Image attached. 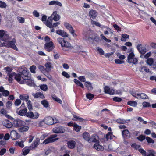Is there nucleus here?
<instances>
[{
	"label": "nucleus",
	"mask_w": 156,
	"mask_h": 156,
	"mask_svg": "<svg viewBox=\"0 0 156 156\" xmlns=\"http://www.w3.org/2000/svg\"><path fill=\"white\" fill-rule=\"evenodd\" d=\"M19 71L20 73L16 74L14 78L20 83H25V80L30 79V74L28 70L21 68H19Z\"/></svg>",
	"instance_id": "obj_1"
},
{
	"label": "nucleus",
	"mask_w": 156,
	"mask_h": 156,
	"mask_svg": "<svg viewBox=\"0 0 156 156\" xmlns=\"http://www.w3.org/2000/svg\"><path fill=\"white\" fill-rule=\"evenodd\" d=\"M153 139L150 137H137V139L140 141H144L146 140L149 143H154L156 140V137H154Z\"/></svg>",
	"instance_id": "obj_2"
},
{
	"label": "nucleus",
	"mask_w": 156,
	"mask_h": 156,
	"mask_svg": "<svg viewBox=\"0 0 156 156\" xmlns=\"http://www.w3.org/2000/svg\"><path fill=\"white\" fill-rule=\"evenodd\" d=\"M134 55L133 52L130 53L128 56V62L129 63H133L136 64L137 62V58H134Z\"/></svg>",
	"instance_id": "obj_3"
},
{
	"label": "nucleus",
	"mask_w": 156,
	"mask_h": 156,
	"mask_svg": "<svg viewBox=\"0 0 156 156\" xmlns=\"http://www.w3.org/2000/svg\"><path fill=\"white\" fill-rule=\"evenodd\" d=\"M92 34V32L91 30H89L88 31V33L86 35V40H88L89 41H90L91 40H94L95 41L98 42L99 40V37L96 36L93 37L91 35Z\"/></svg>",
	"instance_id": "obj_4"
},
{
	"label": "nucleus",
	"mask_w": 156,
	"mask_h": 156,
	"mask_svg": "<svg viewBox=\"0 0 156 156\" xmlns=\"http://www.w3.org/2000/svg\"><path fill=\"white\" fill-rule=\"evenodd\" d=\"M9 37L6 31L3 30H0V40L5 41L8 40Z\"/></svg>",
	"instance_id": "obj_5"
},
{
	"label": "nucleus",
	"mask_w": 156,
	"mask_h": 156,
	"mask_svg": "<svg viewBox=\"0 0 156 156\" xmlns=\"http://www.w3.org/2000/svg\"><path fill=\"white\" fill-rule=\"evenodd\" d=\"M44 45L45 49L49 52L52 51L54 48L53 43L52 41L46 43Z\"/></svg>",
	"instance_id": "obj_6"
},
{
	"label": "nucleus",
	"mask_w": 156,
	"mask_h": 156,
	"mask_svg": "<svg viewBox=\"0 0 156 156\" xmlns=\"http://www.w3.org/2000/svg\"><path fill=\"white\" fill-rule=\"evenodd\" d=\"M64 25L66 28L69 30L73 36H76V35L74 33V30H73L72 26L70 24L67 22H65Z\"/></svg>",
	"instance_id": "obj_7"
},
{
	"label": "nucleus",
	"mask_w": 156,
	"mask_h": 156,
	"mask_svg": "<svg viewBox=\"0 0 156 156\" xmlns=\"http://www.w3.org/2000/svg\"><path fill=\"white\" fill-rule=\"evenodd\" d=\"M62 49L65 51H67L73 48L71 44L67 41H64L62 45Z\"/></svg>",
	"instance_id": "obj_8"
},
{
	"label": "nucleus",
	"mask_w": 156,
	"mask_h": 156,
	"mask_svg": "<svg viewBox=\"0 0 156 156\" xmlns=\"http://www.w3.org/2000/svg\"><path fill=\"white\" fill-rule=\"evenodd\" d=\"M60 16L57 14V12L56 11L54 12L51 16L48 17V19L50 20H53L55 21H58L60 20Z\"/></svg>",
	"instance_id": "obj_9"
},
{
	"label": "nucleus",
	"mask_w": 156,
	"mask_h": 156,
	"mask_svg": "<svg viewBox=\"0 0 156 156\" xmlns=\"http://www.w3.org/2000/svg\"><path fill=\"white\" fill-rule=\"evenodd\" d=\"M26 115L27 117L35 119L38 117L39 115L37 112H36L34 114L33 112L30 111L27 112H26Z\"/></svg>",
	"instance_id": "obj_10"
},
{
	"label": "nucleus",
	"mask_w": 156,
	"mask_h": 156,
	"mask_svg": "<svg viewBox=\"0 0 156 156\" xmlns=\"http://www.w3.org/2000/svg\"><path fill=\"white\" fill-rule=\"evenodd\" d=\"M25 122L22 120L17 119L14 120L13 122V125L16 127H18L24 125Z\"/></svg>",
	"instance_id": "obj_11"
},
{
	"label": "nucleus",
	"mask_w": 156,
	"mask_h": 156,
	"mask_svg": "<svg viewBox=\"0 0 156 156\" xmlns=\"http://www.w3.org/2000/svg\"><path fill=\"white\" fill-rule=\"evenodd\" d=\"M44 121L46 124L48 125H51L57 122L56 121L54 122V119L51 117H46L44 119Z\"/></svg>",
	"instance_id": "obj_12"
},
{
	"label": "nucleus",
	"mask_w": 156,
	"mask_h": 156,
	"mask_svg": "<svg viewBox=\"0 0 156 156\" xmlns=\"http://www.w3.org/2000/svg\"><path fill=\"white\" fill-rule=\"evenodd\" d=\"M53 132L55 133H62L65 132V129L61 126L55 127L53 129Z\"/></svg>",
	"instance_id": "obj_13"
},
{
	"label": "nucleus",
	"mask_w": 156,
	"mask_h": 156,
	"mask_svg": "<svg viewBox=\"0 0 156 156\" xmlns=\"http://www.w3.org/2000/svg\"><path fill=\"white\" fill-rule=\"evenodd\" d=\"M137 48L139 52L142 54H144L146 51V48L144 46H142L141 44L138 45Z\"/></svg>",
	"instance_id": "obj_14"
},
{
	"label": "nucleus",
	"mask_w": 156,
	"mask_h": 156,
	"mask_svg": "<svg viewBox=\"0 0 156 156\" xmlns=\"http://www.w3.org/2000/svg\"><path fill=\"white\" fill-rule=\"evenodd\" d=\"M84 139L89 142H94L97 143L99 142L98 140V137L97 138L94 137H83Z\"/></svg>",
	"instance_id": "obj_15"
},
{
	"label": "nucleus",
	"mask_w": 156,
	"mask_h": 156,
	"mask_svg": "<svg viewBox=\"0 0 156 156\" xmlns=\"http://www.w3.org/2000/svg\"><path fill=\"white\" fill-rule=\"evenodd\" d=\"M16 43V40L14 39H12L11 41H9L8 43V46L12 48L13 49L17 51L18 49L17 47L15 45V43Z\"/></svg>",
	"instance_id": "obj_16"
},
{
	"label": "nucleus",
	"mask_w": 156,
	"mask_h": 156,
	"mask_svg": "<svg viewBox=\"0 0 156 156\" xmlns=\"http://www.w3.org/2000/svg\"><path fill=\"white\" fill-rule=\"evenodd\" d=\"M32 95L35 98H40L43 99L45 98V97L44 96L43 94L40 92H38L36 93H32Z\"/></svg>",
	"instance_id": "obj_17"
},
{
	"label": "nucleus",
	"mask_w": 156,
	"mask_h": 156,
	"mask_svg": "<svg viewBox=\"0 0 156 156\" xmlns=\"http://www.w3.org/2000/svg\"><path fill=\"white\" fill-rule=\"evenodd\" d=\"M55 137H49L43 142L44 143L46 144L49 143L54 142L58 140V138H55Z\"/></svg>",
	"instance_id": "obj_18"
},
{
	"label": "nucleus",
	"mask_w": 156,
	"mask_h": 156,
	"mask_svg": "<svg viewBox=\"0 0 156 156\" xmlns=\"http://www.w3.org/2000/svg\"><path fill=\"white\" fill-rule=\"evenodd\" d=\"M104 91L105 93L112 95L114 94V90L108 86H105L104 88Z\"/></svg>",
	"instance_id": "obj_19"
},
{
	"label": "nucleus",
	"mask_w": 156,
	"mask_h": 156,
	"mask_svg": "<svg viewBox=\"0 0 156 156\" xmlns=\"http://www.w3.org/2000/svg\"><path fill=\"white\" fill-rule=\"evenodd\" d=\"M97 13L95 10H91L89 12L90 17L93 19H94L97 15Z\"/></svg>",
	"instance_id": "obj_20"
},
{
	"label": "nucleus",
	"mask_w": 156,
	"mask_h": 156,
	"mask_svg": "<svg viewBox=\"0 0 156 156\" xmlns=\"http://www.w3.org/2000/svg\"><path fill=\"white\" fill-rule=\"evenodd\" d=\"M56 33L62 36L63 37H66L68 35L64 30H58L56 31Z\"/></svg>",
	"instance_id": "obj_21"
},
{
	"label": "nucleus",
	"mask_w": 156,
	"mask_h": 156,
	"mask_svg": "<svg viewBox=\"0 0 156 156\" xmlns=\"http://www.w3.org/2000/svg\"><path fill=\"white\" fill-rule=\"evenodd\" d=\"M45 71L46 72H49L51 71V68H52V64L50 62H48L45 64Z\"/></svg>",
	"instance_id": "obj_22"
},
{
	"label": "nucleus",
	"mask_w": 156,
	"mask_h": 156,
	"mask_svg": "<svg viewBox=\"0 0 156 156\" xmlns=\"http://www.w3.org/2000/svg\"><path fill=\"white\" fill-rule=\"evenodd\" d=\"M9 137H0V145H5V140L9 139Z\"/></svg>",
	"instance_id": "obj_23"
},
{
	"label": "nucleus",
	"mask_w": 156,
	"mask_h": 156,
	"mask_svg": "<svg viewBox=\"0 0 156 156\" xmlns=\"http://www.w3.org/2000/svg\"><path fill=\"white\" fill-rule=\"evenodd\" d=\"M137 99H145L147 98V96L144 93H140L138 94Z\"/></svg>",
	"instance_id": "obj_24"
},
{
	"label": "nucleus",
	"mask_w": 156,
	"mask_h": 156,
	"mask_svg": "<svg viewBox=\"0 0 156 156\" xmlns=\"http://www.w3.org/2000/svg\"><path fill=\"white\" fill-rule=\"evenodd\" d=\"M58 5L60 7L62 6V5L61 3L57 1H52L49 2V5Z\"/></svg>",
	"instance_id": "obj_25"
},
{
	"label": "nucleus",
	"mask_w": 156,
	"mask_h": 156,
	"mask_svg": "<svg viewBox=\"0 0 156 156\" xmlns=\"http://www.w3.org/2000/svg\"><path fill=\"white\" fill-rule=\"evenodd\" d=\"M67 144L68 147L70 148H73L75 146V142L74 141L70 140L69 141Z\"/></svg>",
	"instance_id": "obj_26"
},
{
	"label": "nucleus",
	"mask_w": 156,
	"mask_h": 156,
	"mask_svg": "<svg viewBox=\"0 0 156 156\" xmlns=\"http://www.w3.org/2000/svg\"><path fill=\"white\" fill-rule=\"evenodd\" d=\"M95 149L98 151L102 150L104 149L103 147L101 145L98 144L97 143L94 145Z\"/></svg>",
	"instance_id": "obj_27"
},
{
	"label": "nucleus",
	"mask_w": 156,
	"mask_h": 156,
	"mask_svg": "<svg viewBox=\"0 0 156 156\" xmlns=\"http://www.w3.org/2000/svg\"><path fill=\"white\" fill-rule=\"evenodd\" d=\"M4 124V126L7 128H10L13 126V124L8 120H5Z\"/></svg>",
	"instance_id": "obj_28"
},
{
	"label": "nucleus",
	"mask_w": 156,
	"mask_h": 156,
	"mask_svg": "<svg viewBox=\"0 0 156 156\" xmlns=\"http://www.w3.org/2000/svg\"><path fill=\"white\" fill-rule=\"evenodd\" d=\"M139 70L140 71L142 72H145L147 73L149 72V69L147 67L145 66H141L140 67L139 69Z\"/></svg>",
	"instance_id": "obj_29"
},
{
	"label": "nucleus",
	"mask_w": 156,
	"mask_h": 156,
	"mask_svg": "<svg viewBox=\"0 0 156 156\" xmlns=\"http://www.w3.org/2000/svg\"><path fill=\"white\" fill-rule=\"evenodd\" d=\"M27 109V108L23 109L22 110H20L18 112H17L18 114L21 116L26 115Z\"/></svg>",
	"instance_id": "obj_30"
},
{
	"label": "nucleus",
	"mask_w": 156,
	"mask_h": 156,
	"mask_svg": "<svg viewBox=\"0 0 156 156\" xmlns=\"http://www.w3.org/2000/svg\"><path fill=\"white\" fill-rule=\"evenodd\" d=\"M16 74L15 72H13L11 73H10L9 75H8L9 76V79H8V81L9 83H11L12 82L13 78L12 77L13 76H16Z\"/></svg>",
	"instance_id": "obj_31"
},
{
	"label": "nucleus",
	"mask_w": 156,
	"mask_h": 156,
	"mask_svg": "<svg viewBox=\"0 0 156 156\" xmlns=\"http://www.w3.org/2000/svg\"><path fill=\"white\" fill-rule=\"evenodd\" d=\"M27 80V81H26V80L25 81V83H26L27 85L30 86H34V82L31 78L29 80Z\"/></svg>",
	"instance_id": "obj_32"
},
{
	"label": "nucleus",
	"mask_w": 156,
	"mask_h": 156,
	"mask_svg": "<svg viewBox=\"0 0 156 156\" xmlns=\"http://www.w3.org/2000/svg\"><path fill=\"white\" fill-rule=\"evenodd\" d=\"M85 84L88 90H92L93 87L90 82L88 81L86 82Z\"/></svg>",
	"instance_id": "obj_33"
},
{
	"label": "nucleus",
	"mask_w": 156,
	"mask_h": 156,
	"mask_svg": "<svg viewBox=\"0 0 156 156\" xmlns=\"http://www.w3.org/2000/svg\"><path fill=\"white\" fill-rule=\"evenodd\" d=\"M20 99L23 100H25L26 101H28L29 96L27 94H23L20 95Z\"/></svg>",
	"instance_id": "obj_34"
},
{
	"label": "nucleus",
	"mask_w": 156,
	"mask_h": 156,
	"mask_svg": "<svg viewBox=\"0 0 156 156\" xmlns=\"http://www.w3.org/2000/svg\"><path fill=\"white\" fill-rule=\"evenodd\" d=\"M23 142H24V141L23 140H19L18 141H17L16 142L15 145L16 146H19L20 147L23 148L24 146V145L23 144Z\"/></svg>",
	"instance_id": "obj_35"
},
{
	"label": "nucleus",
	"mask_w": 156,
	"mask_h": 156,
	"mask_svg": "<svg viewBox=\"0 0 156 156\" xmlns=\"http://www.w3.org/2000/svg\"><path fill=\"white\" fill-rule=\"evenodd\" d=\"M52 20H50L48 19V20L45 22L46 25L49 27L50 28H52Z\"/></svg>",
	"instance_id": "obj_36"
},
{
	"label": "nucleus",
	"mask_w": 156,
	"mask_h": 156,
	"mask_svg": "<svg viewBox=\"0 0 156 156\" xmlns=\"http://www.w3.org/2000/svg\"><path fill=\"white\" fill-rule=\"evenodd\" d=\"M41 103L45 108H48L49 106V104L46 100H42L41 101Z\"/></svg>",
	"instance_id": "obj_37"
},
{
	"label": "nucleus",
	"mask_w": 156,
	"mask_h": 156,
	"mask_svg": "<svg viewBox=\"0 0 156 156\" xmlns=\"http://www.w3.org/2000/svg\"><path fill=\"white\" fill-rule=\"evenodd\" d=\"M122 134L123 136H130V132L127 129H126L123 131Z\"/></svg>",
	"instance_id": "obj_38"
},
{
	"label": "nucleus",
	"mask_w": 156,
	"mask_h": 156,
	"mask_svg": "<svg viewBox=\"0 0 156 156\" xmlns=\"http://www.w3.org/2000/svg\"><path fill=\"white\" fill-rule=\"evenodd\" d=\"M74 82L77 85L80 86L82 88H84V87L83 83L81 82L78 80L77 79H75L74 80Z\"/></svg>",
	"instance_id": "obj_39"
},
{
	"label": "nucleus",
	"mask_w": 156,
	"mask_h": 156,
	"mask_svg": "<svg viewBox=\"0 0 156 156\" xmlns=\"http://www.w3.org/2000/svg\"><path fill=\"white\" fill-rule=\"evenodd\" d=\"M51 97L53 99L56 101L60 104L62 103V101L61 100L59 99L58 97H57L56 96L53 95L51 96Z\"/></svg>",
	"instance_id": "obj_40"
},
{
	"label": "nucleus",
	"mask_w": 156,
	"mask_h": 156,
	"mask_svg": "<svg viewBox=\"0 0 156 156\" xmlns=\"http://www.w3.org/2000/svg\"><path fill=\"white\" fill-rule=\"evenodd\" d=\"M74 129L76 132H79L81 129V126L78 125L76 123H74Z\"/></svg>",
	"instance_id": "obj_41"
},
{
	"label": "nucleus",
	"mask_w": 156,
	"mask_h": 156,
	"mask_svg": "<svg viewBox=\"0 0 156 156\" xmlns=\"http://www.w3.org/2000/svg\"><path fill=\"white\" fill-rule=\"evenodd\" d=\"M73 119L75 121H83L84 120L83 118L76 115L73 116Z\"/></svg>",
	"instance_id": "obj_42"
},
{
	"label": "nucleus",
	"mask_w": 156,
	"mask_h": 156,
	"mask_svg": "<svg viewBox=\"0 0 156 156\" xmlns=\"http://www.w3.org/2000/svg\"><path fill=\"white\" fill-rule=\"evenodd\" d=\"M154 60L152 58H148L147 60L146 63L150 66H151Z\"/></svg>",
	"instance_id": "obj_43"
},
{
	"label": "nucleus",
	"mask_w": 156,
	"mask_h": 156,
	"mask_svg": "<svg viewBox=\"0 0 156 156\" xmlns=\"http://www.w3.org/2000/svg\"><path fill=\"white\" fill-rule=\"evenodd\" d=\"M149 153L147 155V156H156V153L152 150H150L148 151Z\"/></svg>",
	"instance_id": "obj_44"
},
{
	"label": "nucleus",
	"mask_w": 156,
	"mask_h": 156,
	"mask_svg": "<svg viewBox=\"0 0 156 156\" xmlns=\"http://www.w3.org/2000/svg\"><path fill=\"white\" fill-rule=\"evenodd\" d=\"M40 88L44 91H46L48 89L47 86L46 84H43L40 86Z\"/></svg>",
	"instance_id": "obj_45"
},
{
	"label": "nucleus",
	"mask_w": 156,
	"mask_h": 156,
	"mask_svg": "<svg viewBox=\"0 0 156 156\" xmlns=\"http://www.w3.org/2000/svg\"><path fill=\"white\" fill-rule=\"evenodd\" d=\"M116 121L118 123L120 124H124L127 122L126 120H125L123 119H117Z\"/></svg>",
	"instance_id": "obj_46"
},
{
	"label": "nucleus",
	"mask_w": 156,
	"mask_h": 156,
	"mask_svg": "<svg viewBox=\"0 0 156 156\" xmlns=\"http://www.w3.org/2000/svg\"><path fill=\"white\" fill-rule=\"evenodd\" d=\"M38 68L41 72L43 73L44 75H45V69L44 68L43 66L40 65L38 66Z\"/></svg>",
	"instance_id": "obj_47"
},
{
	"label": "nucleus",
	"mask_w": 156,
	"mask_h": 156,
	"mask_svg": "<svg viewBox=\"0 0 156 156\" xmlns=\"http://www.w3.org/2000/svg\"><path fill=\"white\" fill-rule=\"evenodd\" d=\"M36 67L35 65H32L30 66V72L33 73H36L35 70Z\"/></svg>",
	"instance_id": "obj_48"
},
{
	"label": "nucleus",
	"mask_w": 156,
	"mask_h": 156,
	"mask_svg": "<svg viewBox=\"0 0 156 156\" xmlns=\"http://www.w3.org/2000/svg\"><path fill=\"white\" fill-rule=\"evenodd\" d=\"M127 104L132 106H136L137 103L135 101H129L127 102Z\"/></svg>",
	"instance_id": "obj_49"
},
{
	"label": "nucleus",
	"mask_w": 156,
	"mask_h": 156,
	"mask_svg": "<svg viewBox=\"0 0 156 156\" xmlns=\"http://www.w3.org/2000/svg\"><path fill=\"white\" fill-rule=\"evenodd\" d=\"M29 129V127L27 126H24L20 127V130L21 132H23L27 131Z\"/></svg>",
	"instance_id": "obj_50"
},
{
	"label": "nucleus",
	"mask_w": 156,
	"mask_h": 156,
	"mask_svg": "<svg viewBox=\"0 0 156 156\" xmlns=\"http://www.w3.org/2000/svg\"><path fill=\"white\" fill-rule=\"evenodd\" d=\"M4 69L6 70V73L8 75L10 74V73L12 71V69L9 67L4 68Z\"/></svg>",
	"instance_id": "obj_51"
},
{
	"label": "nucleus",
	"mask_w": 156,
	"mask_h": 156,
	"mask_svg": "<svg viewBox=\"0 0 156 156\" xmlns=\"http://www.w3.org/2000/svg\"><path fill=\"white\" fill-rule=\"evenodd\" d=\"M86 96L87 98L91 100L94 98V96L93 94L89 93L87 94Z\"/></svg>",
	"instance_id": "obj_52"
},
{
	"label": "nucleus",
	"mask_w": 156,
	"mask_h": 156,
	"mask_svg": "<svg viewBox=\"0 0 156 156\" xmlns=\"http://www.w3.org/2000/svg\"><path fill=\"white\" fill-rule=\"evenodd\" d=\"M113 100L114 101L117 102H120L122 100L121 98L117 97L113 98Z\"/></svg>",
	"instance_id": "obj_53"
},
{
	"label": "nucleus",
	"mask_w": 156,
	"mask_h": 156,
	"mask_svg": "<svg viewBox=\"0 0 156 156\" xmlns=\"http://www.w3.org/2000/svg\"><path fill=\"white\" fill-rule=\"evenodd\" d=\"M57 41L58 42L61 44V46L64 43V41H65L64 39L62 38H58L57 39Z\"/></svg>",
	"instance_id": "obj_54"
},
{
	"label": "nucleus",
	"mask_w": 156,
	"mask_h": 156,
	"mask_svg": "<svg viewBox=\"0 0 156 156\" xmlns=\"http://www.w3.org/2000/svg\"><path fill=\"white\" fill-rule=\"evenodd\" d=\"M122 38L121 39V41H123L124 40V38L125 39H128L129 38V35L126 34H123L122 35Z\"/></svg>",
	"instance_id": "obj_55"
},
{
	"label": "nucleus",
	"mask_w": 156,
	"mask_h": 156,
	"mask_svg": "<svg viewBox=\"0 0 156 156\" xmlns=\"http://www.w3.org/2000/svg\"><path fill=\"white\" fill-rule=\"evenodd\" d=\"M10 136H17V133L16 131L12 130L10 132Z\"/></svg>",
	"instance_id": "obj_56"
},
{
	"label": "nucleus",
	"mask_w": 156,
	"mask_h": 156,
	"mask_svg": "<svg viewBox=\"0 0 156 156\" xmlns=\"http://www.w3.org/2000/svg\"><path fill=\"white\" fill-rule=\"evenodd\" d=\"M62 75L64 77L67 78H69L70 76L65 71H63L62 73Z\"/></svg>",
	"instance_id": "obj_57"
},
{
	"label": "nucleus",
	"mask_w": 156,
	"mask_h": 156,
	"mask_svg": "<svg viewBox=\"0 0 156 156\" xmlns=\"http://www.w3.org/2000/svg\"><path fill=\"white\" fill-rule=\"evenodd\" d=\"M142 105L144 107H150L151 106L149 103L145 101L143 103Z\"/></svg>",
	"instance_id": "obj_58"
},
{
	"label": "nucleus",
	"mask_w": 156,
	"mask_h": 156,
	"mask_svg": "<svg viewBox=\"0 0 156 156\" xmlns=\"http://www.w3.org/2000/svg\"><path fill=\"white\" fill-rule=\"evenodd\" d=\"M7 6L6 4L2 1H0V7L2 8H4L6 7Z\"/></svg>",
	"instance_id": "obj_59"
},
{
	"label": "nucleus",
	"mask_w": 156,
	"mask_h": 156,
	"mask_svg": "<svg viewBox=\"0 0 156 156\" xmlns=\"http://www.w3.org/2000/svg\"><path fill=\"white\" fill-rule=\"evenodd\" d=\"M97 49L100 55H104V52L101 48L97 47Z\"/></svg>",
	"instance_id": "obj_60"
},
{
	"label": "nucleus",
	"mask_w": 156,
	"mask_h": 156,
	"mask_svg": "<svg viewBox=\"0 0 156 156\" xmlns=\"http://www.w3.org/2000/svg\"><path fill=\"white\" fill-rule=\"evenodd\" d=\"M21 101L20 99H16L14 103V104L16 106H18L21 103Z\"/></svg>",
	"instance_id": "obj_61"
},
{
	"label": "nucleus",
	"mask_w": 156,
	"mask_h": 156,
	"mask_svg": "<svg viewBox=\"0 0 156 156\" xmlns=\"http://www.w3.org/2000/svg\"><path fill=\"white\" fill-rule=\"evenodd\" d=\"M9 94V92L7 90H4L2 93V94L3 96L5 97L8 96Z\"/></svg>",
	"instance_id": "obj_62"
},
{
	"label": "nucleus",
	"mask_w": 156,
	"mask_h": 156,
	"mask_svg": "<svg viewBox=\"0 0 156 156\" xmlns=\"http://www.w3.org/2000/svg\"><path fill=\"white\" fill-rule=\"evenodd\" d=\"M115 62L116 64H121L124 63V61H121L118 59H116L115 60Z\"/></svg>",
	"instance_id": "obj_63"
},
{
	"label": "nucleus",
	"mask_w": 156,
	"mask_h": 156,
	"mask_svg": "<svg viewBox=\"0 0 156 156\" xmlns=\"http://www.w3.org/2000/svg\"><path fill=\"white\" fill-rule=\"evenodd\" d=\"M17 20L20 23H23L24 22V19L22 17H19L17 18Z\"/></svg>",
	"instance_id": "obj_64"
}]
</instances>
